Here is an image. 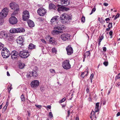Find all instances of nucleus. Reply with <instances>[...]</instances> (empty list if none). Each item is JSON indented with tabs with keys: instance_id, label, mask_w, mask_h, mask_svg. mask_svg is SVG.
Here are the masks:
<instances>
[{
	"instance_id": "obj_1",
	"label": "nucleus",
	"mask_w": 120,
	"mask_h": 120,
	"mask_svg": "<svg viewBox=\"0 0 120 120\" xmlns=\"http://www.w3.org/2000/svg\"><path fill=\"white\" fill-rule=\"evenodd\" d=\"M71 19V17L70 15L66 13H64L61 15L60 18V21L63 24L66 23Z\"/></svg>"
},
{
	"instance_id": "obj_2",
	"label": "nucleus",
	"mask_w": 120,
	"mask_h": 120,
	"mask_svg": "<svg viewBox=\"0 0 120 120\" xmlns=\"http://www.w3.org/2000/svg\"><path fill=\"white\" fill-rule=\"evenodd\" d=\"M9 6L11 9L14 10L12 15H15L18 13L19 9V6L17 4L12 2L10 4Z\"/></svg>"
},
{
	"instance_id": "obj_3",
	"label": "nucleus",
	"mask_w": 120,
	"mask_h": 120,
	"mask_svg": "<svg viewBox=\"0 0 120 120\" xmlns=\"http://www.w3.org/2000/svg\"><path fill=\"white\" fill-rule=\"evenodd\" d=\"M2 55L4 58H8L10 55V53L7 49L5 47L3 48L1 52Z\"/></svg>"
},
{
	"instance_id": "obj_4",
	"label": "nucleus",
	"mask_w": 120,
	"mask_h": 120,
	"mask_svg": "<svg viewBox=\"0 0 120 120\" xmlns=\"http://www.w3.org/2000/svg\"><path fill=\"white\" fill-rule=\"evenodd\" d=\"M19 55L20 57L23 58H26L30 55L27 51L25 50L20 51Z\"/></svg>"
},
{
	"instance_id": "obj_5",
	"label": "nucleus",
	"mask_w": 120,
	"mask_h": 120,
	"mask_svg": "<svg viewBox=\"0 0 120 120\" xmlns=\"http://www.w3.org/2000/svg\"><path fill=\"white\" fill-rule=\"evenodd\" d=\"M99 103L98 102L96 104L95 108L94 110L95 111H92L91 113V116L90 118H93L94 119V118H96V113L99 111Z\"/></svg>"
},
{
	"instance_id": "obj_6",
	"label": "nucleus",
	"mask_w": 120,
	"mask_h": 120,
	"mask_svg": "<svg viewBox=\"0 0 120 120\" xmlns=\"http://www.w3.org/2000/svg\"><path fill=\"white\" fill-rule=\"evenodd\" d=\"M8 11L9 9L7 8H5L3 9L0 13V18L3 19L6 17L8 14Z\"/></svg>"
},
{
	"instance_id": "obj_7",
	"label": "nucleus",
	"mask_w": 120,
	"mask_h": 120,
	"mask_svg": "<svg viewBox=\"0 0 120 120\" xmlns=\"http://www.w3.org/2000/svg\"><path fill=\"white\" fill-rule=\"evenodd\" d=\"M69 62V60H64L62 63V66L64 69L68 70L71 68V65Z\"/></svg>"
},
{
	"instance_id": "obj_8",
	"label": "nucleus",
	"mask_w": 120,
	"mask_h": 120,
	"mask_svg": "<svg viewBox=\"0 0 120 120\" xmlns=\"http://www.w3.org/2000/svg\"><path fill=\"white\" fill-rule=\"evenodd\" d=\"M29 12L27 10H25L23 12L22 19L24 21H26L29 17Z\"/></svg>"
},
{
	"instance_id": "obj_9",
	"label": "nucleus",
	"mask_w": 120,
	"mask_h": 120,
	"mask_svg": "<svg viewBox=\"0 0 120 120\" xmlns=\"http://www.w3.org/2000/svg\"><path fill=\"white\" fill-rule=\"evenodd\" d=\"M40 82L37 80H35L32 81L30 83L31 87L34 88H36L38 86Z\"/></svg>"
},
{
	"instance_id": "obj_10",
	"label": "nucleus",
	"mask_w": 120,
	"mask_h": 120,
	"mask_svg": "<svg viewBox=\"0 0 120 120\" xmlns=\"http://www.w3.org/2000/svg\"><path fill=\"white\" fill-rule=\"evenodd\" d=\"M46 10L43 8H41L37 11L38 14L40 16H44L46 13Z\"/></svg>"
},
{
	"instance_id": "obj_11",
	"label": "nucleus",
	"mask_w": 120,
	"mask_h": 120,
	"mask_svg": "<svg viewBox=\"0 0 120 120\" xmlns=\"http://www.w3.org/2000/svg\"><path fill=\"white\" fill-rule=\"evenodd\" d=\"M9 22L10 24L14 25L17 23L18 20L15 17L11 16L9 19Z\"/></svg>"
},
{
	"instance_id": "obj_12",
	"label": "nucleus",
	"mask_w": 120,
	"mask_h": 120,
	"mask_svg": "<svg viewBox=\"0 0 120 120\" xmlns=\"http://www.w3.org/2000/svg\"><path fill=\"white\" fill-rule=\"evenodd\" d=\"M24 38L22 36H19L16 40L17 43L20 45H23L24 42Z\"/></svg>"
},
{
	"instance_id": "obj_13",
	"label": "nucleus",
	"mask_w": 120,
	"mask_h": 120,
	"mask_svg": "<svg viewBox=\"0 0 120 120\" xmlns=\"http://www.w3.org/2000/svg\"><path fill=\"white\" fill-rule=\"evenodd\" d=\"M70 35L67 34H63L61 36V38L63 41H65L70 39Z\"/></svg>"
},
{
	"instance_id": "obj_14",
	"label": "nucleus",
	"mask_w": 120,
	"mask_h": 120,
	"mask_svg": "<svg viewBox=\"0 0 120 120\" xmlns=\"http://www.w3.org/2000/svg\"><path fill=\"white\" fill-rule=\"evenodd\" d=\"M19 54L18 52L16 51H12L11 53V57L13 60H15L17 59L18 56Z\"/></svg>"
},
{
	"instance_id": "obj_15",
	"label": "nucleus",
	"mask_w": 120,
	"mask_h": 120,
	"mask_svg": "<svg viewBox=\"0 0 120 120\" xmlns=\"http://www.w3.org/2000/svg\"><path fill=\"white\" fill-rule=\"evenodd\" d=\"M58 7L57 10L58 11H67L69 10V8L64 7L63 6L58 5H56Z\"/></svg>"
},
{
	"instance_id": "obj_16",
	"label": "nucleus",
	"mask_w": 120,
	"mask_h": 120,
	"mask_svg": "<svg viewBox=\"0 0 120 120\" xmlns=\"http://www.w3.org/2000/svg\"><path fill=\"white\" fill-rule=\"evenodd\" d=\"M67 54L68 55L71 54L73 52V50L71 45H69L66 48Z\"/></svg>"
},
{
	"instance_id": "obj_17",
	"label": "nucleus",
	"mask_w": 120,
	"mask_h": 120,
	"mask_svg": "<svg viewBox=\"0 0 120 120\" xmlns=\"http://www.w3.org/2000/svg\"><path fill=\"white\" fill-rule=\"evenodd\" d=\"M0 36L2 38L5 39L7 37V33L6 31H2L0 32Z\"/></svg>"
},
{
	"instance_id": "obj_18",
	"label": "nucleus",
	"mask_w": 120,
	"mask_h": 120,
	"mask_svg": "<svg viewBox=\"0 0 120 120\" xmlns=\"http://www.w3.org/2000/svg\"><path fill=\"white\" fill-rule=\"evenodd\" d=\"M65 28L64 26L59 24L57 25V26H55L54 27L55 30H64Z\"/></svg>"
},
{
	"instance_id": "obj_19",
	"label": "nucleus",
	"mask_w": 120,
	"mask_h": 120,
	"mask_svg": "<svg viewBox=\"0 0 120 120\" xmlns=\"http://www.w3.org/2000/svg\"><path fill=\"white\" fill-rule=\"evenodd\" d=\"M59 19V16H56L53 17L51 19L50 22L51 24H53V23H57V21L58 19Z\"/></svg>"
},
{
	"instance_id": "obj_20",
	"label": "nucleus",
	"mask_w": 120,
	"mask_h": 120,
	"mask_svg": "<svg viewBox=\"0 0 120 120\" xmlns=\"http://www.w3.org/2000/svg\"><path fill=\"white\" fill-rule=\"evenodd\" d=\"M27 23L29 26L30 27H33L34 26V25L33 22L30 20H28L27 21Z\"/></svg>"
},
{
	"instance_id": "obj_21",
	"label": "nucleus",
	"mask_w": 120,
	"mask_h": 120,
	"mask_svg": "<svg viewBox=\"0 0 120 120\" xmlns=\"http://www.w3.org/2000/svg\"><path fill=\"white\" fill-rule=\"evenodd\" d=\"M68 0H61V2L62 5L64 6H67L69 4Z\"/></svg>"
},
{
	"instance_id": "obj_22",
	"label": "nucleus",
	"mask_w": 120,
	"mask_h": 120,
	"mask_svg": "<svg viewBox=\"0 0 120 120\" xmlns=\"http://www.w3.org/2000/svg\"><path fill=\"white\" fill-rule=\"evenodd\" d=\"M49 42L50 44L53 45H56L57 44L56 41L54 40V38L52 37L50 38Z\"/></svg>"
},
{
	"instance_id": "obj_23",
	"label": "nucleus",
	"mask_w": 120,
	"mask_h": 120,
	"mask_svg": "<svg viewBox=\"0 0 120 120\" xmlns=\"http://www.w3.org/2000/svg\"><path fill=\"white\" fill-rule=\"evenodd\" d=\"M30 74L34 77H36L38 76L37 71L33 70V71L30 72Z\"/></svg>"
},
{
	"instance_id": "obj_24",
	"label": "nucleus",
	"mask_w": 120,
	"mask_h": 120,
	"mask_svg": "<svg viewBox=\"0 0 120 120\" xmlns=\"http://www.w3.org/2000/svg\"><path fill=\"white\" fill-rule=\"evenodd\" d=\"M49 8L50 9H56L57 8L56 5L52 3H50L49 4Z\"/></svg>"
},
{
	"instance_id": "obj_25",
	"label": "nucleus",
	"mask_w": 120,
	"mask_h": 120,
	"mask_svg": "<svg viewBox=\"0 0 120 120\" xmlns=\"http://www.w3.org/2000/svg\"><path fill=\"white\" fill-rule=\"evenodd\" d=\"M17 33L23 32L25 31L24 28H17Z\"/></svg>"
},
{
	"instance_id": "obj_26",
	"label": "nucleus",
	"mask_w": 120,
	"mask_h": 120,
	"mask_svg": "<svg viewBox=\"0 0 120 120\" xmlns=\"http://www.w3.org/2000/svg\"><path fill=\"white\" fill-rule=\"evenodd\" d=\"M88 72V70H86V71H85L84 72H83L82 73V74L81 75V77L83 78L85 76H86L87 75V74Z\"/></svg>"
},
{
	"instance_id": "obj_27",
	"label": "nucleus",
	"mask_w": 120,
	"mask_h": 120,
	"mask_svg": "<svg viewBox=\"0 0 120 120\" xmlns=\"http://www.w3.org/2000/svg\"><path fill=\"white\" fill-rule=\"evenodd\" d=\"M10 32L12 33H17V28H12L10 30Z\"/></svg>"
},
{
	"instance_id": "obj_28",
	"label": "nucleus",
	"mask_w": 120,
	"mask_h": 120,
	"mask_svg": "<svg viewBox=\"0 0 120 120\" xmlns=\"http://www.w3.org/2000/svg\"><path fill=\"white\" fill-rule=\"evenodd\" d=\"M35 45L33 44L32 43L30 44L29 46V49H35Z\"/></svg>"
},
{
	"instance_id": "obj_29",
	"label": "nucleus",
	"mask_w": 120,
	"mask_h": 120,
	"mask_svg": "<svg viewBox=\"0 0 120 120\" xmlns=\"http://www.w3.org/2000/svg\"><path fill=\"white\" fill-rule=\"evenodd\" d=\"M90 52L89 51L86 52L84 55V57L85 58L86 57H87L90 55Z\"/></svg>"
},
{
	"instance_id": "obj_30",
	"label": "nucleus",
	"mask_w": 120,
	"mask_h": 120,
	"mask_svg": "<svg viewBox=\"0 0 120 120\" xmlns=\"http://www.w3.org/2000/svg\"><path fill=\"white\" fill-rule=\"evenodd\" d=\"M60 33V32L57 30H53L52 32V34L54 35H56L59 34Z\"/></svg>"
},
{
	"instance_id": "obj_31",
	"label": "nucleus",
	"mask_w": 120,
	"mask_h": 120,
	"mask_svg": "<svg viewBox=\"0 0 120 120\" xmlns=\"http://www.w3.org/2000/svg\"><path fill=\"white\" fill-rule=\"evenodd\" d=\"M24 64H23L21 63L19 64V66L20 68L22 69L24 68Z\"/></svg>"
},
{
	"instance_id": "obj_32",
	"label": "nucleus",
	"mask_w": 120,
	"mask_h": 120,
	"mask_svg": "<svg viewBox=\"0 0 120 120\" xmlns=\"http://www.w3.org/2000/svg\"><path fill=\"white\" fill-rule=\"evenodd\" d=\"M120 78V73L118 75H117L115 78V80L116 81V80Z\"/></svg>"
},
{
	"instance_id": "obj_33",
	"label": "nucleus",
	"mask_w": 120,
	"mask_h": 120,
	"mask_svg": "<svg viewBox=\"0 0 120 120\" xmlns=\"http://www.w3.org/2000/svg\"><path fill=\"white\" fill-rule=\"evenodd\" d=\"M21 98L22 101H25V97L23 94H22L21 95Z\"/></svg>"
},
{
	"instance_id": "obj_34",
	"label": "nucleus",
	"mask_w": 120,
	"mask_h": 120,
	"mask_svg": "<svg viewBox=\"0 0 120 120\" xmlns=\"http://www.w3.org/2000/svg\"><path fill=\"white\" fill-rule=\"evenodd\" d=\"M4 22L3 19L2 18H0V25L3 24Z\"/></svg>"
},
{
	"instance_id": "obj_35",
	"label": "nucleus",
	"mask_w": 120,
	"mask_h": 120,
	"mask_svg": "<svg viewBox=\"0 0 120 120\" xmlns=\"http://www.w3.org/2000/svg\"><path fill=\"white\" fill-rule=\"evenodd\" d=\"M4 46V44L1 43L0 42V50Z\"/></svg>"
},
{
	"instance_id": "obj_36",
	"label": "nucleus",
	"mask_w": 120,
	"mask_h": 120,
	"mask_svg": "<svg viewBox=\"0 0 120 120\" xmlns=\"http://www.w3.org/2000/svg\"><path fill=\"white\" fill-rule=\"evenodd\" d=\"M52 52L53 53H56V48H54L52 49Z\"/></svg>"
},
{
	"instance_id": "obj_37",
	"label": "nucleus",
	"mask_w": 120,
	"mask_h": 120,
	"mask_svg": "<svg viewBox=\"0 0 120 120\" xmlns=\"http://www.w3.org/2000/svg\"><path fill=\"white\" fill-rule=\"evenodd\" d=\"M96 11V8H94L92 10L90 14V15H91L92 13Z\"/></svg>"
},
{
	"instance_id": "obj_38",
	"label": "nucleus",
	"mask_w": 120,
	"mask_h": 120,
	"mask_svg": "<svg viewBox=\"0 0 120 120\" xmlns=\"http://www.w3.org/2000/svg\"><path fill=\"white\" fill-rule=\"evenodd\" d=\"M85 21V17L83 16L81 19V21L83 22H84Z\"/></svg>"
},
{
	"instance_id": "obj_39",
	"label": "nucleus",
	"mask_w": 120,
	"mask_h": 120,
	"mask_svg": "<svg viewBox=\"0 0 120 120\" xmlns=\"http://www.w3.org/2000/svg\"><path fill=\"white\" fill-rule=\"evenodd\" d=\"M7 107L6 106H4V107L3 108L2 110V112H4L6 110V109Z\"/></svg>"
},
{
	"instance_id": "obj_40",
	"label": "nucleus",
	"mask_w": 120,
	"mask_h": 120,
	"mask_svg": "<svg viewBox=\"0 0 120 120\" xmlns=\"http://www.w3.org/2000/svg\"><path fill=\"white\" fill-rule=\"evenodd\" d=\"M120 16V14L119 13H118L116 15L115 17L114 18V20H116L117 18H118Z\"/></svg>"
},
{
	"instance_id": "obj_41",
	"label": "nucleus",
	"mask_w": 120,
	"mask_h": 120,
	"mask_svg": "<svg viewBox=\"0 0 120 120\" xmlns=\"http://www.w3.org/2000/svg\"><path fill=\"white\" fill-rule=\"evenodd\" d=\"M112 22L109 23L108 25V27L109 28H112Z\"/></svg>"
},
{
	"instance_id": "obj_42",
	"label": "nucleus",
	"mask_w": 120,
	"mask_h": 120,
	"mask_svg": "<svg viewBox=\"0 0 120 120\" xmlns=\"http://www.w3.org/2000/svg\"><path fill=\"white\" fill-rule=\"evenodd\" d=\"M103 64L105 66H106L108 65V63L107 61H105Z\"/></svg>"
},
{
	"instance_id": "obj_43",
	"label": "nucleus",
	"mask_w": 120,
	"mask_h": 120,
	"mask_svg": "<svg viewBox=\"0 0 120 120\" xmlns=\"http://www.w3.org/2000/svg\"><path fill=\"white\" fill-rule=\"evenodd\" d=\"M12 89L11 87V85L8 88V92L9 93L11 90Z\"/></svg>"
},
{
	"instance_id": "obj_44",
	"label": "nucleus",
	"mask_w": 120,
	"mask_h": 120,
	"mask_svg": "<svg viewBox=\"0 0 120 120\" xmlns=\"http://www.w3.org/2000/svg\"><path fill=\"white\" fill-rule=\"evenodd\" d=\"M50 71L51 73H55V70L53 69H51L50 70Z\"/></svg>"
},
{
	"instance_id": "obj_45",
	"label": "nucleus",
	"mask_w": 120,
	"mask_h": 120,
	"mask_svg": "<svg viewBox=\"0 0 120 120\" xmlns=\"http://www.w3.org/2000/svg\"><path fill=\"white\" fill-rule=\"evenodd\" d=\"M49 116H50L51 118H52L53 117V115L52 114V113L51 112H49Z\"/></svg>"
},
{
	"instance_id": "obj_46",
	"label": "nucleus",
	"mask_w": 120,
	"mask_h": 120,
	"mask_svg": "<svg viewBox=\"0 0 120 120\" xmlns=\"http://www.w3.org/2000/svg\"><path fill=\"white\" fill-rule=\"evenodd\" d=\"M66 99V98H63L60 101L61 103H62L64 102V101H65Z\"/></svg>"
},
{
	"instance_id": "obj_47",
	"label": "nucleus",
	"mask_w": 120,
	"mask_h": 120,
	"mask_svg": "<svg viewBox=\"0 0 120 120\" xmlns=\"http://www.w3.org/2000/svg\"><path fill=\"white\" fill-rule=\"evenodd\" d=\"M103 37H104L103 36H101L99 40V42H101L102 40L103 39Z\"/></svg>"
},
{
	"instance_id": "obj_48",
	"label": "nucleus",
	"mask_w": 120,
	"mask_h": 120,
	"mask_svg": "<svg viewBox=\"0 0 120 120\" xmlns=\"http://www.w3.org/2000/svg\"><path fill=\"white\" fill-rule=\"evenodd\" d=\"M35 106L37 107L39 109L41 108V105H35Z\"/></svg>"
},
{
	"instance_id": "obj_49",
	"label": "nucleus",
	"mask_w": 120,
	"mask_h": 120,
	"mask_svg": "<svg viewBox=\"0 0 120 120\" xmlns=\"http://www.w3.org/2000/svg\"><path fill=\"white\" fill-rule=\"evenodd\" d=\"M102 49L103 51L105 52L106 51V48L105 47H102Z\"/></svg>"
},
{
	"instance_id": "obj_50",
	"label": "nucleus",
	"mask_w": 120,
	"mask_h": 120,
	"mask_svg": "<svg viewBox=\"0 0 120 120\" xmlns=\"http://www.w3.org/2000/svg\"><path fill=\"white\" fill-rule=\"evenodd\" d=\"M112 33L113 32L111 30L109 32V34L111 36L112 35Z\"/></svg>"
},
{
	"instance_id": "obj_51",
	"label": "nucleus",
	"mask_w": 120,
	"mask_h": 120,
	"mask_svg": "<svg viewBox=\"0 0 120 120\" xmlns=\"http://www.w3.org/2000/svg\"><path fill=\"white\" fill-rule=\"evenodd\" d=\"M70 111L69 110H68V115H67V116L68 117H69V115H70Z\"/></svg>"
},
{
	"instance_id": "obj_52",
	"label": "nucleus",
	"mask_w": 120,
	"mask_h": 120,
	"mask_svg": "<svg viewBox=\"0 0 120 120\" xmlns=\"http://www.w3.org/2000/svg\"><path fill=\"white\" fill-rule=\"evenodd\" d=\"M40 90L42 91H44V88L43 87H41L40 88Z\"/></svg>"
},
{
	"instance_id": "obj_53",
	"label": "nucleus",
	"mask_w": 120,
	"mask_h": 120,
	"mask_svg": "<svg viewBox=\"0 0 120 120\" xmlns=\"http://www.w3.org/2000/svg\"><path fill=\"white\" fill-rule=\"evenodd\" d=\"M41 41L43 43H46V41L44 40V39H41Z\"/></svg>"
},
{
	"instance_id": "obj_54",
	"label": "nucleus",
	"mask_w": 120,
	"mask_h": 120,
	"mask_svg": "<svg viewBox=\"0 0 120 120\" xmlns=\"http://www.w3.org/2000/svg\"><path fill=\"white\" fill-rule=\"evenodd\" d=\"M105 20L107 22V21H109L110 20V19L109 18H107L105 19Z\"/></svg>"
},
{
	"instance_id": "obj_55",
	"label": "nucleus",
	"mask_w": 120,
	"mask_h": 120,
	"mask_svg": "<svg viewBox=\"0 0 120 120\" xmlns=\"http://www.w3.org/2000/svg\"><path fill=\"white\" fill-rule=\"evenodd\" d=\"M108 4L106 3H105L104 4V5L105 6H108Z\"/></svg>"
},
{
	"instance_id": "obj_56",
	"label": "nucleus",
	"mask_w": 120,
	"mask_h": 120,
	"mask_svg": "<svg viewBox=\"0 0 120 120\" xmlns=\"http://www.w3.org/2000/svg\"><path fill=\"white\" fill-rule=\"evenodd\" d=\"M86 90L87 93H88L89 92V89L88 87L87 88Z\"/></svg>"
},
{
	"instance_id": "obj_57",
	"label": "nucleus",
	"mask_w": 120,
	"mask_h": 120,
	"mask_svg": "<svg viewBox=\"0 0 120 120\" xmlns=\"http://www.w3.org/2000/svg\"><path fill=\"white\" fill-rule=\"evenodd\" d=\"M120 116V112H118L116 114V116Z\"/></svg>"
},
{
	"instance_id": "obj_58",
	"label": "nucleus",
	"mask_w": 120,
	"mask_h": 120,
	"mask_svg": "<svg viewBox=\"0 0 120 120\" xmlns=\"http://www.w3.org/2000/svg\"><path fill=\"white\" fill-rule=\"evenodd\" d=\"M94 76V74H93L92 73V74H91V76H90V79L91 78H92H92Z\"/></svg>"
},
{
	"instance_id": "obj_59",
	"label": "nucleus",
	"mask_w": 120,
	"mask_h": 120,
	"mask_svg": "<svg viewBox=\"0 0 120 120\" xmlns=\"http://www.w3.org/2000/svg\"><path fill=\"white\" fill-rule=\"evenodd\" d=\"M47 108L50 109H51V107L50 105H48L47 106Z\"/></svg>"
},
{
	"instance_id": "obj_60",
	"label": "nucleus",
	"mask_w": 120,
	"mask_h": 120,
	"mask_svg": "<svg viewBox=\"0 0 120 120\" xmlns=\"http://www.w3.org/2000/svg\"><path fill=\"white\" fill-rule=\"evenodd\" d=\"M7 75L8 76H10V75L9 73V72H8V71H7Z\"/></svg>"
},
{
	"instance_id": "obj_61",
	"label": "nucleus",
	"mask_w": 120,
	"mask_h": 120,
	"mask_svg": "<svg viewBox=\"0 0 120 120\" xmlns=\"http://www.w3.org/2000/svg\"><path fill=\"white\" fill-rule=\"evenodd\" d=\"M110 29V28H109V27L108 28H107L106 29V31H109Z\"/></svg>"
},
{
	"instance_id": "obj_62",
	"label": "nucleus",
	"mask_w": 120,
	"mask_h": 120,
	"mask_svg": "<svg viewBox=\"0 0 120 120\" xmlns=\"http://www.w3.org/2000/svg\"><path fill=\"white\" fill-rule=\"evenodd\" d=\"M8 103L7 102L6 103V104L5 106H6V107H7V106H8Z\"/></svg>"
},
{
	"instance_id": "obj_63",
	"label": "nucleus",
	"mask_w": 120,
	"mask_h": 120,
	"mask_svg": "<svg viewBox=\"0 0 120 120\" xmlns=\"http://www.w3.org/2000/svg\"><path fill=\"white\" fill-rule=\"evenodd\" d=\"M76 120H79V118L78 117H76Z\"/></svg>"
},
{
	"instance_id": "obj_64",
	"label": "nucleus",
	"mask_w": 120,
	"mask_h": 120,
	"mask_svg": "<svg viewBox=\"0 0 120 120\" xmlns=\"http://www.w3.org/2000/svg\"><path fill=\"white\" fill-rule=\"evenodd\" d=\"M117 85L119 86L120 85V83L119 82H118L117 83Z\"/></svg>"
}]
</instances>
